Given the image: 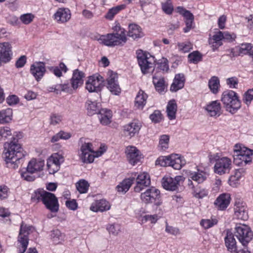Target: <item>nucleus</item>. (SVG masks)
<instances>
[{"label":"nucleus","mask_w":253,"mask_h":253,"mask_svg":"<svg viewBox=\"0 0 253 253\" xmlns=\"http://www.w3.org/2000/svg\"><path fill=\"white\" fill-rule=\"evenodd\" d=\"M3 157L7 165V167L16 169L18 167L20 161L25 156L21 144L15 138L10 142H6L4 145Z\"/></svg>","instance_id":"f257e3e1"},{"label":"nucleus","mask_w":253,"mask_h":253,"mask_svg":"<svg viewBox=\"0 0 253 253\" xmlns=\"http://www.w3.org/2000/svg\"><path fill=\"white\" fill-rule=\"evenodd\" d=\"M34 200L42 201L45 207L52 212H56L59 210V204L55 195L42 189H38L35 191L32 197Z\"/></svg>","instance_id":"f03ea898"},{"label":"nucleus","mask_w":253,"mask_h":253,"mask_svg":"<svg viewBox=\"0 0 253 253\" xmlns=\"http://www.w3.org/2000/svg\"><path fill=\"white\" fill-rule=\"evenodd\" d=\"M115 30V33L102 36L100 38L102 43L109 46H114L126 43L127 39L125 30L120 27H117Z\"/></svg>","instance_id":"7ed1b4c3"},{"label":"nucleus","mask_w":253,"mask_h":253,"mask_svg":"<svg viewBox=\"0 0 253 253\" xmlns=\"http://www.w3.org/2000/svg\"><path fill=\"white\" fill-rule=\"evenodd\" d=\"M221 100L226 111L233 114L241 107V102L237 93L233 90L224 91L222 94Z\"/></svg>","instance_id":"20e7f679"},{"label":"nucleus","mask_w":253,"mask_h":253,"mask_svg":"<svg viewBox=\"0 0 253 253\" xmlns=\"http://www.w3.org/2000/svg\"><path fill=\"white\" fill-rule=\"evenodd\" d=\"M186 164L185 160L182 159L177 154L159 157L156 161V165L162 167L170 166L175 169H180Z\"/></svg>","instance_id":"39448f33"},{"label":"nucleus","mask_w":253,"mask_h":253,"mask_svg":"<svg viewBox=\"0 0 253 253\" xmlns=\"http://www.w3.org/2000/svg\"><path fill=\"white\" fill-rule=\"evenodd\" d=\"M233 234L244 247L246 246L253 238V232L250 228L245 224L237 225Z\"/></svg>","instance_id":"423d86ee"},{"label":"nucleus","mask_w":253,"mask_h":253,"mask_svg":"<svg viewBox=\"0 0 253 253\" xmlns=\"http://www.w3.org/2000/svg\"><path fill=\"white\" fill-rule=\"evenodd\" d=\"M32 228L22 222L17 240L18 253H24L29 243V235Z\"/></svg>","instance_id":"0eeeda50"},{"label":"nucleus","mask_w":253,"mask_h":253,"mask_svg":"<svg viewBox=\"0 0 253 253\" xmlns=\"http://www.w3.org/2000/svg\"><path fill=\"white\" fill-rule=\"evenodd\" d=\"M232 168V161L226 157L218 158L215 160L214 172L219 175L228 173Z\"/></svg>","instance_id":"6e6552de"},{"label":"nucleus","mask_w":253,"mask_h":253,"mask_svg":"<svg viewBox=\"0 0 253 253\" xmlns=\"http://www.w3.org/2000/svg\"><path fill=\"white\" fill-rule=\"evenodd\" d=\"M184 180V177L181 175L176 176L174 178L169 176H165L162 180V184L164 189L173 191L177 190L180 182Z\"/></svg>","instance_id":"1a4fd4ad"},{"label":"nucleus","mask_w":253,"mask_h":253,"mask_svg":"<svg viewBox=\"0 0 253 253\" xmlns=\"http://www.w3.org/2000/svg\"><path fill=\"white\" fill-rule=\"evenodd\" d=\"M160 197V191L154 187L147 189L140 195L141 201L146 204L155 202Z\"/></svg>","instance_id":"9d476101"},{"label":"nucleus","mask_w":253,"mask_h":253,"mask_svg":"<svg viewBox=\"0 0 253 253\" xmlns=\"http://www.w3.org/2000/svg\"><path fill=\"white\" fill-rule=\"evenodd\" d=\"M134 174H136L135 178L136 185L134 187V191L135 192H140L145 188L150 185V177L148 173L144 172L139 174L137 173H134Z\"/></svg>","instance_id":"9b49d317"},{"label":"nucleus","mask_w":253,"mask_h":253,"mask_svg":"<svg viewBox=\"0 0 253 253\" xmlns=\"http://www.w3.org/2000/svg\"><path fill=\"white\" fill-rule=\"evenodd\" d=\"M224 240L228 251L231 253H250V252L247 249L237 250L236 241L235 238H234L233 233L229 230L226 231V236Z\"/></svg>","instance_id":"f8f14e48"},{"label":"nucleus","mask_w":253,"mask_h":253,"mask_svg":"<svg viewBox=\"0 0 253 253\" xmlns=\"http://www.w3.org/2000/svg\"><path fill=\"white\" fill-rule=\"evenodd\" d=\"M107 87L112 94L118 95L121 93V89L118 82V75L113 71H109L107 73Z\"/></svg>","instance_id":"ddd939ff"},{"label":"nucleus","mask_w":253,"mask_h":253,"mask_svg":"<svg viewBox=\"0 0 253 253\" xmlns=\"http://www.w3.org/2000/svg\"><path fill=\"white\" fill-rule=\"evenodd\" d=\"M92 146V144L89 142H84L82 144L79 152V156L83 163L88 164L93 162L94 155H88L87 157H85V153L94 152Z\"/></svg>","instance_id":"4468645a"},{"label":"nucleus","mask_w":253,"mask_h":253,"mask_svg":"<svg viewBox=\"0 0 253 253\" xmlns=\"http://www.w3.org/2000/svg\"><path fill=\"white\" fill-rule=\"evenodd\" d=\"M103 78L102 76L90 77L86 82V88L90 92L100 91L102 86Z\"/></svg>","instance_id":"2eb2a0df"},{"label":"nucleus","mask_w":253,"mask_h":253,"mask_svg":"<svg viewBox=\"0 0 253 253\" xmlns=\"http://www.w3.org/2000/svg\"><path fill=\"white\" fill-rule=\"evenodd\" d=\"M62 159L63 157L57 154L52 155L47 159L46 166L49 174H54L59 170Z\"/></svg>","instance_id":"dca6fc26"},{"label":"nucleus","mask_w":253,"mask_h":253,"mask_svg":"<svg viewBox=\"0 0 253 253\" xmlns=\"http://www.w3.org/2000/svg\"><path fill=\"white\" fill-rule=\"evenodd\" d=\"M207 173L202 170L191 173L189 175L187 185L190 188H194L195 183H203L207 179Z\"/></svg>","instance_id":"f3484780"},{"label":"nucleus","mask_w":253,"mask_h":253,"mask_svg":"<svg viewBox=\"0 0 253 253\" xmlns=\"http://www.w3.org/2000/svg\"><path fill=\"white\" fill-rule=\"evenodd\" d=\"M126 154L129 163L133 166L142 158L140 151L134 146H127L126 149Z\"/></svg>","instance_id":"a211bd4d"},{"label":"nucleus","mask_w":253,"mask_h":253,"mask_svg":"<svg viewBox=\"0 0 253 253\" xmlns=\"http://www.w3.org/2000/svg\"><path fill=\"white\" fill-rule=\"evenodd\" d=\"M11 44L9 42L0 43V59L2 62H9L12 57V52Z\"/></svg>","instance_id":"6ab92c4d"},{"label":"nucleus","mask_w":253,"mask_h":253,"mask_svg":"<svg viewBox=\"0 0 253 253\" xmlns=\"http://www.w3.org/2000/svg\"><path fill=\"white\" fill-rule=\"evenodd\" d=\"M71 12L68 8H59L54 14V18L57 22L64 23L71 18Z\"/></svg>","instance_id":"aec40b11"},{"label":"nucleus","mask_w":253,"mask_h":253,"mask_svg":"<svg viewBox=\"0 0 253 253\" xmlns=\"http://www.w3.org/2000/svg\"><path fill=\"white\" fill-rule=\"evenodd\" d=\"M30 72L38 81L42 79L45 72V64L42 62L35 63L31 65Z\"/></svg>","instance_id":"412c9836"},{"label":"nucleus","mask_w":253,"mask_h":253,"mask_svg":"<svg viewBox=\"0 0 253 253\" xmlns=\"http://www.w3.org/2000/svg\"><path fill=\"white\" fill-rule=\"evenodd\" d=\"M111 205L110 203L105 199L97 200L93 203L90 210L94 212H103L110 210Z\"/></svg>","instance_id":"4be33fe9"},{"label":"nucleus","mask_w":253,"mask_h":253,"mask_svg":"<svg viewBox=\"0 0 253 253\" xmlns=\"http://www.w3.org/2000/svg\"><path fill=\"white\" fill-rule=\"evenodd\" d=\"M149 58L142 52H138L137 60L143 73L145 74L150 68L152 67V63L149 61Z\"/></svg>","instance_id":"5701e85b"},{"label":"nucleus","mask_w":253,"mask_h":253,"mask_svg":"<svg viewBox=\"0 0 253 253\" xmlns=\"http://www.w3.org/2000/svg\"><path fill=\"white\" fill-rule=\"evenodd\" d=\"M140 127V123L138 122L130 123L124 126V133L126 136L131 138L139 132Z\"/></svg>","instance_id":"b1692460"},{"label":"nucleus","mask_w":253,"mask_h":253,"mask_svg":"<svg viewBox=\"0 0 253 253\" xmlns=\"http://www.w3.org/2000/svg\"><path fill=\"white\" fill-rule=\"evenodd\" d=\"M230 202V196L229 194H222L220 195L215 201L214 205L218 210H224L228 206Z\"/></svg>","instance_id":"393cba45"},{"label":"nucleus","mask_w":253,"mask_h":253,"mask_svg":"<svg viewBox=\"0 0 253 253\" xmlns=\"http://www.w3.org/2000/svg\"><path fill=\"white\" fill-rule=\"evenodd\" d=\"M235 214L238 219L246 220L248 218L247 207L245 204L240 202H236L235 208Z\"/></svg>","instance_id":"a878e982"},{"label":"nucleus","mask_w":253,"mask_h":253,"mask_svg":"<svg viewBox=\"0 0 253 253\" xmlns=\"http://www.w3.org/2000/svg\"><path fill=\"white\" fill-rule=\"evenodd\" d=\"M84 77V73L83 72L79 71L78 69L74 71L71 79V84L74 89H77L83 84Z\"/></svg>","instance_id":"bb28decb"},{"label":"nucleus","mask_w":253,"mask_h":253,"mask_svg":"<svg viewBox=\"0 0 253 253\" xmlns=\"http://www.w3.org/2000/svg\"><path fill=\"white\" fill-rule=\"evenodd\" d=\"M185 78L182 74H176L175 76L172 84L170 86V90L176 92L182 88L184 85Z\"/></svg>","instance_id":"cd10ccee"},{"label":"nucleus","mask_w":253,"mask_h":253,"mask_svg":"<svg viewBox=\"0 0 253 253\" xmlns=\"http://www.w3.org/2000/svg\"><path fill=\"white\" fill-rule=\"evenodd\" d=\"M136 174H132L129 178L124 180L119 185L117 186L118 192L126 193L132 184L134 182Z\"/></svg>","instance_id":"c85d7f7f"},{"label":"nucleus","mask_w":253,"mask_h":253,"mask_svg":"<svg viewBox=\"0 0 253 253\" xmlns=\"http://www.w3.org/2000/svg\"><path fill=\"white\" fill-rule=\"evenodd\" d=\"M44 165L43 160L37 161L36 159H32L28 163L27 167V170L32 173L41 171Z\"/></svg>","instance_id":"c756f323"},{"label":"nucleus","mask_w":253,"mask_h":253,"mask_svg":"<svg viewBox=\"0 0 253 253\" xmlns=\"http://www.w3.org/2000/svg\"><path fill=\"white\" fill-rule=\"evenodd\" d=\"M206 110L211 117L219 116L220 114V104L217 101H212L207 105Z\"/></svg>","instance_id":"7c9ffc66"},{"label":"nucleus","mask_w":253,"mask_h":253,"mask_svg":"<svg viewBox=\"0 0 253 253\" xmlns=\"http://www.w3.org/2000/svg\"><path fill=\"white\" fill-rule=\"evenodd\" d=\"M127 35L128 37L135 39L142 37L143 35L140 26L135 24H131L128 26Z\"/></svg>","instance_id":"2f4dec72"},{"label":"nucleus","mask_w":253,"mask_h":253,"mask_svg":"<svg viewBox=\"0 0 253 253\" xmlns=\"http://www.w3.org/2000/svg\"><path fill=\"white\" fill-rule=\"evenodd\" d=\"M100 115L99 119L101 124L107 125L111 123L112 117V112L107 109H101L99 112Z\"/></svg>","instance_id":"473e14b6"},{"label":"nucleus","mask_w":253,"mask_h":253,"mask_svg":"<svg viewBox=\"0 0 253 253\" xmlns=\"http://www.w3.org/2000/svg\"><path fill=\"white\" fill-rule=\"evenodd\" d=\"M147 95L142 90L138 92L135 99V106L138 109H143L146 103Z\"/></svg>","instance_id":"72a5a7b5"},{"label":"nucleus","mask_w":253,"mask_h":253,"mask_svg":"<svg viewBox=\"0 0 253 253\" xmlns=\"http://www.w3.org/2000/svg\"><path fill=\"white\" fill-rule=\"evenodd\" d=\"M100 104L96 101H91L88 100L86 102V107L88 115L91 116L94 114H99L100 109Z\"/></svg>","instance_id":"f704fd0d"},{"label":"nucleus","mask_w":253,"mask_h":253,"mask_svg":"<svg viewBox=\"0 0 253 253\" xmlns=\"http://www.w3.org/2000/svg\"><path fill=\"white\" fill-rule=\"evenodd\" d=\"M177 111V104L174 100H170L167 107V113L169 119L170 120L174 119Z\"/></svg>","instance_id":"c9c22d12"},{"label":"nucleus","mask_w":253,"mask_h":253,"mask_svg":"<svg viewBox=\"0 0 253 253\" xmlns=\"http://www.w3.org/2000/svg\"><path fill=\"white\" fill-rule=\"evenodd\" d=\"M12 110L7 108L0 111V124L10 122L12 118Z\"/></svg>","instance_id":"e433bc0d"},{"label":"nucleus","mask_w":253,"mask_h":253,"mask_svg":"<svg viewBox=\"0 0 253 253\" xmlns=\"http://www.w3.org/2000/svg\"><path fill=\"white\" fill-rule=\"evenodd\" d=\"M223 40L222 32H218L215 34L212 38L210 39L209 42L210 44H212L213 50H214L222 44L221 40Z\"/></svg>","instance_id":"4c0bfd02"},{"label":"nucleus","mask_w":253,"mask_h":253,"mask_svg":"<svg viewBox=\"0 0 253 253\" xmlns=\"http://www.w3.org/2000/svg\"><path fill=\"white\" fill-rule=\"evenodd\" d=\"M234 162L237 165H246L252 161L251 157H247L240 154H235Z\"/></svg>","instance_id":"58836bf2"},{"label":"nucleus","mask_w":253,"mask_h":253,"mask_svg":"<svg viewBox=\"0 0 253 253\" xmlns=\"http://www.w3.org/2000/svg\"><path fill=\"white\" fill-rule=\"evenodd\" d=\"M153 83L155 85L156 89L159 93H162L164 91L165 81L163 78H158L156 76H154L153 78Z\"/></svg>","instance_id":"ea45409f"},{"label":"nucleus","mask_w":253,"mask_h":253,"mask_svg":"<svg viewBox=\"0 0 253 253\" xmlns=\"http://www.w3.org/2000/svg\"><path fill=\"white\" fill-rule=\"evenodd\" d=\"M209 86L212 93L215 94L218 91L219 80L215 76L212 77L209 81Z\"/></svg>","instance_id":"a19ab883"},{"label":"nucleus","mask_w":253,"mask_h":253,"mask_svg":"<svg viewBox=\"0 0 253 253\" xmlns=\"http://www.w3.org/2000/svg\"><path fill=\"white\" fill-rule=\"evenodd\" d=\"M126 7V5L124 4H122L120 5H117L115 7H113L112 8L110 9L108 12L105 15V17L107 19L111 20L114 17V16L117 14L119 11L124 9Z\"/></svg>","instance_id":"79ce46f5"},{"label":"nucleus","mask_w":253,"mask_h":253,"mask_svg":"<svg viewBox=\"0 0 253 253\" xmlns=\"http://www.w3.org/2000/svg\"><path fill=\"white\" fill-rule=\"evenodd\" d=\"M89 186V183L84 179L80 180L76 183L77 189L81 194L86 193L87 192Z\"/></svg>","instance_id":"37998d69"},{"label":"nucleus","mask_w":253,"mask_h":253,"mask_svg":"<svg viewBox=\"0 0 253 253\" xmlns=\"http://www.w3.org/2000/svg\"><path fill=\"white\" fill-rule=\"evenodd\" d=\"M50 237L53 242L55 244H57L63 240L64 236L60 230L56 229L51 231Z\"/></svg>","instance_id":"c03bdc74"},{"label":"nucleus","mask_w":253,"mask_h":253,"mask_svg":"<svg viewBox=\"0 0 253 253\" xmlns=\"http://www.w3.org/2000/svg\"><path fill=\"white\" fill-rule=\"evenodd\" d=\"M194 196L197 198L201 199L207 196L208 191L204 188H201L200 187L192 188Z\"/></svg>","instance_id":"a18cd8bd"},{"label":"nucleus","mask_w":253,"mask_h":253,"mask_svg":"<svg viewBox=\"0 0 253 253\" xmlns=\"http://www.w3.org/2000/svg\"><path fill=\"white\" fill-rule=\"evenodd\" d=\"M176 10L178 13L185 18L186 20H194V15L190 11L186 10L182 6H178Z\"/></svg>","instance_id":"49530a36"},{"label":"nucleus","mask_w":253,"mask_h":253,"mask_svg":"<svg viewBox=\"0 0 253 253\" xmlns=\"http://www.w3.org/2000/svg\"><path fill=\"white\" fill-rule=\"evenodd\" d=\"M253 50V45L251 43H245L241 44L239 48V53L243 54H249L250 55Z\"/></svg>","instance_id":"de8ad7c7"},{"label":"nucleus","mask_w":253,"mask_h":253,"mask_svg":"<svg viewBox=\"0 0 253 253\" xmlns=\"http://www.w3.org/2000/svg\"><path fill=\"white\" fill-rule=\"evenodd\" d=\"M179 51L183 53L189 52L192 49V44L190 42H179L177 43Z\"/></svg>","instance_id":"09e8293b"},{"label":"nucleus","mask_w":253,"mask_h":253,"mask_svg":"<svg viewBox=\"0 0 253 253\" xmlns=\"http://www.w3.org/2000/svg\"><path fill=\"white\" fill-rule=\"evenodd\" d=\"M188 59L190 62L196 64L202 60V55L198 51H194L188 55Z\"/></svg>","instance_id":"8fccbe9b"},{"label":"nucleus","mask_w":253,"mask_h":253,"mask_svg":"<svg viewBox=\"0 0 253 253\" xmlns=\"http://www.w3.org/2000/svg\"><path fill=\"white\" fill-rule=\"evenodd\" d=\"M217 220L215 218L202 219L201 221V225L206 229L210 228L216 224Z\"/></svg>","instance_id":"3c124183"},{"label":"nucleus","mask_w":253,"mask_h":253,"mask_svg":"<svg viewBox=\"0 0 253 253\" xmlns=\"http://www.w3.org/2000/svg\"><path fill=\"white\" fill-rule=\"evenodd\" d=\"M169 137L168 135L161 136L159 141V146L163 150L168 148Z\"/></svg>","instance_id":"603ef678"},{"label":"nucleus","mask_w":253,"mask_h":253,"mask_svg":"<svg viewBox=\"0 0 253 253\" xmlns=\"http://www.w3.org/2000/svg\"><path fill=\"white\" fill-rule=\"evenodd\" d=\"M34 15L31 13H26L21 15L20 17V20L24 24H29L33 20Z\"/></svg>","instance_id":"864d4df0"},{"label":"nucleus","mask_w":253,"mask_h":253,"mask_svg":"<svg viewBox=\"0 0 253 253\" xmlns=\"http://www.w3.org/2000/svg\"><path fill=\"white\" fill-rule=\"evenodd\" d=\"M62 119V117L61 115L58 114L52 113L50 117V124L54 126L59 124L61 122Z\"/></svg>","instance_id":"5fc2aeb1"},{"label":"nucleus","mask_w":253,"mask_h":253,"mask_svg":"<svg viewBox=\"0 0 253 253\" xmlns=\"http://www.w3.org/2000/svg\"><path fill=\"white\" fill-rule=\"evenodd\" d=\"M11 135V129L7 126L0 127V140L2 138H6L8 136Z\"/></svg>","instance_id":"6e6d98bb"},{"label":"nucleus","mask_w":253,"mask_h":253,"mask_svg":"<svg viewBox=\"0 0 253 253\" xmlns=\"http://www.w3.org/2000/svg\"><path fill=\"white\" fill-rule=\"evenodd\" d=\"M149 118L155 123L160 122L162 119V114L159 110H155L153 114L150 115Z\"/></svg>","instance_id":"4d7b16f0"},{"label":"nucleus","mask_w":253,"mask_h":253,"mask_svg":"<svg viewBox=\"0 0 253 253\" xmlns=\"http://www.w3.org/2000/svg\"><path fill=\"white\" fill-rule=\"evenodd\" d=\"M34 173L27 170V169L25 171L21 173V176L22 178L28 181H33L35 179V176L33 175Z\"/></svg>","instance_id":"13d9d810"},{"label":"nucleus","mask_w":253,"mask_h":253,"mask_svg":"<svg viewBox=\"0 0 253 253\" xmlns=\"http://www.w3.org/2000/svg\"><path fill=\"white\" fill-rule=\"evenodd\" d=\"M253 99V88L249 89L244 96L243 101L247 104L249 105Z\"/></svg>","instance_id":"bf43d9fd"},{"label":"nucleus","mask_w":253,"mask_h":253,"mask_svg":"<svg viewBox=\"0 0 253 253\" xmlns=\"http://www.w3.org/2000/svg\"><path fill=\"white\" fill-rule=\"evenodd\" d=\"M120 225L118 224H112L107 227L109 232L114 235H117L120 231Z\"/></svg>","instance_id":"052dcab7"},{"label":"nucleus","mask_w":253,"mask_h":253,"mask_svg":"<svg viewBox=\"0 0 253 253\" xmlns=\"http://www.w3.org/2000/svg\"><path fill=\"white\" fill-rule=\"evenodd\" d=\"M8 192L9 188L6 186H0V199L3 200L7 198L8 197Z\"/></svg>","instance_id":"680f3d73"},{"label":"nucleus","mask_w":253,"mask_h":253,"mask_svg":"<svg viewBox=\"0 0 253 253\" xmlns=\"http://www.w3.org/2000/svg\"><path fill=\"white\" fill-rule=\"evenodd\" d=\"M161 217L157 214L149 215L147 214L143 216V218L145 221H149L151 223H155L158 219Z\"/></svg>","instance_id":"e2e57ef3"},{"label":"nucleus","mask_w":253,"mask_h":253,"mask_svg":"<svg viewBox=\"0 0 253 253\" xmlns=\"http://www.w3.org/2000/svg\"><path fill=\"white\" fill-rule=\"evenodd\" d=\"M6 102L9 105H15L19 102V98L15 95H11L6 98Z\"/></svg>","instance_id":"0e129e2a"},{"label":"nucleus","mask_w":253,"mask_h":253,"mask_svg":"<svg viewBox=\"0 0 253 253\" xmlns=\"http://www.w3.org/2000/svg\"><path fill=\"white\" fill-rule=\"evenodd\" d=\"M159 68L163 71H167L169 68L167 59L163 58L161 62L159 63Z\"/></svg>","instance_id":"69168bd1"},{"label":"nucleus","mask_w":253,"mask_h":253,"mask_svg":"<svg viewBox=\"0 0 253 253\" xmlns=\"http://www.w3.org/2000/svg\"><path fill=\"white\" fill-rule=\"evenodd\" d=\"M65 204L67 208L73 211L76 210L78 207V204L75 200H67Z\"/></svg>","instance_id":"338daca9"},{"label":"nucleus","mask_w":253,"mask_h":253,"mask_svg":"<svg viewBox=\"0 0 253 253\" xmlns=\"http://www.w3.org/2000/svg\"><path fill=\"white\" fill-rule=\"evenodd\" d=\"M238 154L243 155L247 157H251V156L253 155V151L250 149L247 148L246 147H243L241 151H239Z\"/></svg>","instance_id":"774afa93"}]
</instances>
